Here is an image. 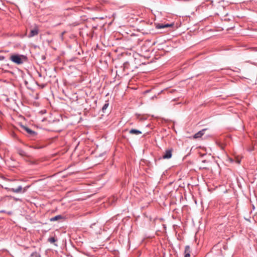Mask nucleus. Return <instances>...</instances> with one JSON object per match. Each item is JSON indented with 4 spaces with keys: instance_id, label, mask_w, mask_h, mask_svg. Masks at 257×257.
Instances as JSON below:
<instances>
[{
    "instance_id": "nucleus-1",
    "label": "nucleus",
    "mask_w": 257,
    "mask_h": 257,
    "mask_svg": "<svg viewBox=\"0 0 257 257\" xmlns=\"http://www.w3.org/2000/svg\"><path fill=\"white\" fill-rule=\"evenodd\" d=\"M26 57L24 55H20L19 54H15L11 55L10 60L14 63L20 65L23 63V59L26 60Z\"/></svg>"
},
{
    "instance_id": "nucleus-2",
    "label": "nucleus",
    "mask_w": 257,
    "mask_h": 257,
    "mask_svg": "<svg viewBox=\"0 0 257 257\" xmlns=\"http://www.w3.org/2000/svg\"><path fill=\"white\" fill-rule=\"evenodd\" d=\"M173 151V149L172 148H170L167 150H166L164 155L162 156V158L163 159H169L172 156V152Z\"/></svg>"
},
{
    "instance_id": "nucleus-3",
    "label": "nucleus",
    "mask_w": 257,
    "mask_h": 257,
    "mask_svg": "<svg viewBox=\"0 0 257 257\" xmlns=\"http://www.w3.org/2000/svg\"><path fill=\"white\" fill-rule=\"evenodd\" d=\"M21 127L22 130L26 131L29 135L30 136L34 137L37 134V133L35 132L32 131L29 127H28L25 125H21Z\"/></svg>"
},
{
    "instance_id": "nucleus-4",
    "label": "nucleus",
    "mask_w": 257,
    "mask_h": 257,
    "mask_svg": "<svg viewBox=\"0 0 257 257\" xmlns=\"http://www.w3.org/2000/svg\"><path fill=\"white\" fill-rule=\"evenodd\" d=\"M6 190L10 192H13L16 193H23V188L21 186H19L17 188H5Z\"/></svg>"
},
{
    "instance_id": "nucleus-5",
    "label": "nucleus",
    "mask_w": 257,
    "mask_h": 257,
    "mask_svg": "<svg viewBox=\"0 0 257 257\" xmlns=\"http://www.w3.org/2000/svg\"><path fill=\"white\" fill-rule=\"evenodd\" d=\"M207 130V128H204L197 133H196L194 136L193 138L194 139H199L201 138L202 136H203L204 135L205 132Z\"/></svg>"
},
{
    "instance_id": "nucleus-6",
    "label": "nucleus",
    "mask_w": 257,
    "mask_h": 257,
    "mask_svg": "<svg viewBox=\"0 0 257 257\" xmlns=\"http://www.w3.org/2000/svg\"><path fill=\"white\" fill-rule=\"evenodd\" d=\"M39 33V29L38 27H35L34 29L30 31V33L29 34L28 37L31 38L37 35Z\"/></svg>"
},
{
    "instance_id": "nucleus-7",
    "label": "nucleus",
    "mask_w": 257,
    "mask_h": 257,
    "mask_svg": "<svg viewBox=\"0 0 257 257\" xmlns=\"http://www.w3.org/2000/svg\"><path fill=\"white\" fill-rule=\"evenodd\" d=\"M63 219V217L61 215H58L54 217H51L50 218V221L51 222L55 221L58 220H61Z\"/></svg>"
},
{
    "instance_id": "nucleus-8",
    "label": "nucleus",
    "mask_w": 257,
    "mask_h": 257,
    "mask_svg": "<svg viewBox=\"0 0 257 257\" xmlns=\"http://www.w3.org/2000/svg\"><path fill=\"white\" fill-rule=\"evenodd\" d=\"M129 133L131 134H134L136 135H139L142 134V133L140 131L136 129H131L129 131Z\"/></svg>"
},
{
    "instance_id": "nucleus-9",
    "label": "nucleus",
    "mask_w": 257,
    "mask_h": 257,
    "mask_svg": "<svg viewBox=\"0 0 257 257\" xmlns=\"http://www.w3.org/2000/svg\"><path fill=\"white\" fill-rule=\"evenodd\" d=\"M17 153L22 157H27V154L24 150L21 149H18L17 150Z\"/></svg>"
},
{
    "instance_id": "nucleus-10",
    "label": "nucleus",
    "mask_w": 257,
    "mask_h": 257,
    "mask_svg": "<svg viewBox=\"0 0 257 257\" xmlns=\"http://www.w3.org/2000/svg\"><path fill=\"white\" fill-rule=\"evenodd\" d=\"M109 106L108 101H106L105 104L103 105L102 108V111L103 112H105V110Z\"/></svg>"
},
{
    "instance_id": "nucleus-11",
    "label": "nucleus",
    "mask_w": 257,
    "mask_h": 257,
    "mask_svg": "<svg viewBox=\"0 0 257 257\" xmlns=\"http://www.w3.org/2000/svg\"><path fill=\"white\" fill-rule=\"evenodd\" d=\"M57 239L56 238L55 236L50 237L48 239V241L50 242L51 243H54L56 241H57Z\"/></svg>"
},
{
    "instance_id": "nucleus-12",
    "label": "nucleus",
    "mask_w": 257,
    "mask_h": 257,
    "mask_svg": "<svg viewBox=\"0 0 257 257\" xmlns=\"http://www.w3.org/2000/svg\"><path fill=\"white\" fill-rule=\"evenodd\" d=\"M191 252V248L189 245H186L185 247L184 254L189 253Z\"/></svg>"
},
{
    "instance_id": "nucleus-13",
    "label": "nucleus",
    "mask_w": 257,
    "mask_h": 257,
    "mask_svg": "<svg viewBox=\"0 0 257 257\" xmlns=\"http://www.w3.org/2000/svg\"><path fill=\"white\" fill-rule=\"evenodd\" d=\"M30 257H41V255L39 253L35 251L31 254Z\"/></svg>"
},
{
    "instance_id": "nucleus-14",
    "label": "nucleus",
    "mask_w": 257,
    "mask_h": 257,
    "mask_svg": "<svg viewBox=\"0 0 257 257\" xmlns=\"http://www.w3.org/2000/svg\"><path fill=\"white\" fill-rule=\"evenodd\" d=\"M157 29H163L164 28V24H158L156 26Z\"/></svg>"
},
{
    "instance_id": "nucleus-15",
    "label": "nucleus",
    "mask_w": 257,
    "mask_h": 257,
    "mask_svg": "<svg viewBox=\"0 0 257 257\" xmlns=\"http://www.w3.org/2000/svg\"><path fill=\"white\" fill-rule=\"evenodd\" d=\"M173 26V24H164V28H168V27H172Z\"/></svg>"
},
{
    "instance_id": "nucleus-16",
    "label": "nucleus",
    "mask_w": 257,
    "mask_h": 257,
    "mask_svg": "<svg viewBox=\"0 0 257 257\" xmlns=\"http://www.w3.org/2000/svg\"><path fill=\"white\" fill-rule=\"evenodd\" d=\"M29 187H30V186H26L24 188H23V190H22L23 193L25 192Z\"/></svg>"
},
{
    "instance_id": "nucleus-17",
    "label": "nucleus",
    "mask_w": 257,
    "mask_h": 257,
    "mask_svg": "<svg viewBox=\"0 0 257 257\" xmlns=\"http://www.w3.org/2000/svg\"><path fill=\"white\" fill-rule=\"evenodd\" d=\"M184 257H190V254H189V253L184 254Z\"/></svg>"
},
{
    "instance_id": "nucleus-18",
    "label": "nucleus",
    "mask_w": 257,
    "mask_h": 257,
    "mask_svg": "<svg viewBox=\"0 0 257 257\" xmlns=\"http://www.w3.org/2000/svg\"><path fill=\"white\" fill-rule=\"evenodd\" d=\"M13 198L16 201H21V200L20 199H19V198H15V197H14Z\"/></svg>"
},
{
    "instance_id": "nucleus-19",
    "label": "nucleus",
    "mask_w": 257,
    "mask_h": 257,
    "mask_svg": "<svg viewBox=\"0 0 257 257\" xmlns=\"http://www.w3.org/2000/svg\"><path fill=\"white\" fill-rule=\"evenodd\" d=\"M38 74L39 77H42V74L41 73L38 72Z\"/></svg>"
},
{
    "instance_id": "nucleus-20",
    "label": "nucleus",
    "mask_w": 257,
    "mask_h": 257,
    "mask_svg": "<svg viewBox=\"0 0 257 257\" xmlns=\"http://www.w3.org/2000/svg\"><path fill=\"white\" fill-rule=\"evenodd\" d=\"M7 213L9 215H11L12 214V212L11 211H10V212H8Z\"/></svg>"
},
{
    "instance_id": "nucleus-21",
    "label": "nucleus",
    "mask_w": 257,
    "mask_h": 257,
    "mask_svg": "<svg viewBox=\"0 0 257 257\" xmlns=\"http://www.w3.org/2000/svg\"><path fill=\"white\" fill-rule=\"evenodd\" d=\"M65 32H63V33H62V34H61V37H62L63 36V35L65 34Z\"/></svg>"
},
{
    "instance_id": "nucleus-22",
    "label": "nucleus",
    "mask_w": 257,
    "mask_h": 257,
    "mask_svg": "<svg viewBox=\"0 0 257 257\" xmlns=\"http://www.w3.org/2000/svg\"><path fill=\"white\" fill-rule=\"evenodd\" d=\"M6 212V211L3 210L0 211V213Z\"/></svg>"
},
{
    "instance_id": "nucleus-23",
    "label": "nucleus",
    "mask_w": 257,
    "mask_h": 257,
    "mask_svg": "<svg viewBox=\"0 0 257 257\" xmlns=\"http://www.w3.org/2000/svg\"><path fill=\"white\" fill-rule=\"evenodd\" d=\"M237 163H240V161H239V160H238V161H237Z\"/></svg>"
},
{
    "instance_id": "nucleus-24",
    "label": "nucleus",
    "mask_w": 257,
    "mask_h": 257,
    "mask_svg": "<svg viewBox=\"0 0 257 257\" xmlns=\"http://www.w3.org/2000/svg\"><path fill=\"white\" fill-rule=\"evenodd\" d=\"M2 59H1V58H0V60H2Z\"/></svg>"
}]
</instances>
